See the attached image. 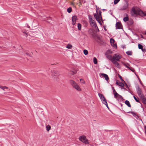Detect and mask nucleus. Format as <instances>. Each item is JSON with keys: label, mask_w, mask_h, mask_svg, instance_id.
<instances>
[{"label": "nucleus", "mask_w": 146, "mask_h": 146, "mask_svg": "<svg viewBox=\"0 0 146 146\" xmlns=\"http://www.w3.org/2000/svg\"><path fill=\"white\" fill-rule=\"evenodd\" d=\"M128 3L127 2H126L125 4H124L121 9V10H124L127 9L128 7Z\"/></svg>", "instance_id": "obj_11"}, {"label": "nucleus", "mask_w": 146, "mask_h": 146, "mask_svg": "<svg viewBox=\"0 0 146 146\" xmlns=\"http://www.w3.org/2000/svg\"><path fill=\"white\" fill-rule=\"evenodd\" d=\"M126 87L129 88L128 87L127 85H126Z\"/></svg>", "instance_id": "obj_47"}, {"label": "nucleus", "mask_w": 146, "mask_h": 146, "mask_svg": "<svg viewBox=\"0 0 146 146\" xmlns=\"http://www.w3.org/2000/svg\"><path fill=\"white\" fill-rule=\"evenodd\" d=\"M119 78L122 81H124L123 80V79L122 78V77L121 76L119 75Z\"/></svg>", "instance_id": "obj_42"}, {"label": "nucleus", "mask_w": 146, "mask_h": 146, "mask_svg": "<svg viewBox=\"0 0 146 146\" xmlns=\"http://www.w3.org/2000/svg\"><path fill=\"white\" fill-rule=\"evenodd\" d=\"M94 62L95 64H97V60L95 57H94L93 59Z\"/></svg>", "instance_id": "obj_28"}, {"label": "nucleus", "mask_w": 146, "mask_h": 146, "mask_svg": "<svg viewBox=\"0 0 146 146\" xmlns=\"http://www.w3.org/2000/svg\"><path fill=\"white\" fill-rule=\"evenodd\" d=\"M141 99L142 100V103L145 104H146V96L145 97L143 95L141 96Z\"/></svg>", "instance_id": "obj_12"}, {"label": "nucleus", "mask_w": 146, "mask_h": 146, "mask_svg": "<svg viewBox=\"0 0 146 146\" xmlns=\"http://www.w3.org/2000/svg\"><path fill=\"white\" fill-rule=\"evenodd\" d=\"M105 105H106V107H107V108L109 109V107H108V104H105Z\"/></svg>", "instance_id": "obj_45"}, {"label": "nucleus", "mask_w": 146, "mask_h": 146, "mask_svg": "<svg viewBox=\"0 0 146 146\" xmlns=\"http://www.w3.org/2000/svg\"><path fill=\"white\" fill-rule=\"evenodd\" d=\"M79 140L85 144H89L88 140L86 138V136L83 135L79 137Z\"/></svg>", "instance_id": "obj_4"}, {"label": "nucleus", "mask_w": 146, "mask_h": 146, "mask_svg": "<svg viewBox=\"0 0 146 146\" xmlns=\"http://www.w3.org/2000/svg\"><path fill=\"white\" fill-rule=\"evenodd\" d=\"M52 73L54 76H56L57 75V74H56V71L53 70L52 71Z\"/></svg>", "instance_id": "obj_23"}, {"label": "nucleus", "mask_w": 146, "mask_h": 146, "mask_svg": "<svg viewBox=\"0 0 146 146\" xmlns=\"http://www.w3.org/2000/svg\"><path fill=\"white\" fill-rule=\"evenodd\" d=\"M105 55L108 59L111 60L112 62H113V56L112 57L109 54H107V53H105Z\"/></svg>", "instance_id": "obj_6"}, {"label": "nucleus", "mask_w": 146, "mask_h": 146, "mask_svg": "<svg viewBox=\"0 0 146 146\" xmlns=\"http://www.w3.org/2000/svg\"><path fill=\"white\" fill-rule=\"evenodd\" d=\"M77 17L76 15H74L72 16V21H76V20Z\"/></svg>", "instance_id": "obj_19"}, {"label": "nucleus", "mask_w": 146, "mask_h": 146, "mask_svg": "<svg viewBox=\"0 0 146 146\" xmlns=\"http://www.w3.org/2000/svg\"><path fill=\"white\" fill-rule=\"evenodd\" d=\"M118 85L121 87H123L124 86V84L122 82L119 83V84H118Z\"/></svg>", "instance_id": "obj_35"}, {"label": "nucleus", "mask_w": 146, "mask_h": 146, "mask_svg": "<svg viewBox=\"0 0 146 146\" xmlns=\"http://www.w3.org/2000/svg\"><path fill=\"white\" fill-rule=\"evenodd\" d=\"M102 101V103L105 105L107 104V103L106 99H105V100L103 99V100Z\"/></svg>", "instance_id": "obj_32"}, {"label": "nucleus", "mask_w": 146, "mask_h": 146, "mask_svg": "<svg viewBox=\"0 0 146 146\" xmlns=\"http://www.w3.org/2000/svg\"><path fill=\"white\" fill-rule=\"evenodd\" d=\"M116 84H117L118 85V84H119V83H118L117 82H116Z\"/></svg>", "instance_id": "obj_46"}, {"label": "nucleus", "mask_w": 146, "mask_h": 146, "mask_svg": "<svg viewBox=\"0 0 146 146\" xmlns=\"http://www.w3.org/2000/svg\"><path fill=\"white\" fill-rule=\"evenodd\" d=\"M112 53V51H111L110 50H108L106 53H107V54H111Z\"/></svg>", "instance_id": "obj_36"}, {"label": "nucleus", "mask_w": 146, "mask_h": 146, "mask_svg": "<svg viewBox=\"0 0 146 146\" xmlns=\"http://www.w3.org/2000/svg\"><path fill=\"white\" fill-rule=\"evenodd\" d=\"M25 54L28 56H31V54H30L27 52H26Z\"/></svg>", "instance_id": "obj_41"}, {"label": "nucleus", "mask_w": 146, "mask_h": 146, "mask_svg": "<svg viewBox=\"0 0 146 146\" xmlns=\"http://www.w3.org/2000/svg\"><path fill=\"white\" fill-rule=\"evenodd\" d=\"M125 103L129 107H131V105L130 104L128 100H126L125 102Z\"/></svg>", "instance_id": "obj_17"}, {"label": "nucleus", "mask_w": 146, "mask_h": 146, "mask_svg": "<svg viewBox=\"0 0 146 146\" xmlns=\"http://www.w3.org/2000/svg\"><path fill=\"white\" fill-rule=\"evenodd\" d=\"M76 72L77 71L76 70H74V71H70L69 72V73L72 75H73L75 74H76Z\"/></svg>", "instance_id": "obj_18"}, {"label": "nucleus", "mask_w": 146, "mask_h": 146, "mask_svg": "<svg viewBox=\"0 0 146 146\" xmlns=\"http://www.w3.org/2000/svg\"><path fill=\"white\" fill-rule=\"evenodd\" d=\"M46 130L47 131H49L51 129V127L50 125H48L46 126Z\"/></svg>", "instance_id": "obj_20"}, {"label": "nucleus", "mask_w": 146, "mask_h": 146, "mask_svg": "<svg viewBox=\"0 0 146 146\" xmlns=\"http://www.w3.org/2000/svg\"><path fill=\"white\" fill-rule=\"evenodd\" d=\"M113 62L117 68H120V66L118 62L116 61H114Z\"/></svg>", "instance_id": "obj_16"}, {"label": "nucleus", "mask_w": 146, "mask_h": 146, "mask_svg": "<svg viewBox=\"0 0 146 146\" xmlns=\"http://www.w3.org/2000/svg\"><path fill=\"white\" fill-rule=\"evenodd\" d=\"M141 50L143 52H145L146 51V50L145 49L142 48Z\"/></svg>", "instance_id": "obj_43"}, {"label": "nucleus", "mask_w": 146, "mask_h": 146, "mask_svg": "<svg viewBox=\"0 0 146 146\" xmlns=\"http://www.w3.org/2000/svg\"><path fill=\"white\" fill-rule=\"evenodd\" d=\"M72 11V9L71 7H70L67 9V11L68 13H70Z\"/></svg>", "instance_id": "obj_27"}, {"label": "nucleus", "mask_w": 146, "mask_h": 146, "mask_svg": "<svg viewBox=\"0 0 146 146\" xmlns=\"http://www.w3.org/2000/svg\"><path fill=\"white\" fill-rule=\"evenodd\" d=\"M120 1V0H114V4H117Z\"/></svg>", "instance_id": "obj_37"}, {"label": "nucleus", "mask_w": 146, "mask_h": 146, "mask_svg": "<svg viewBox=\"0 0 146 146\" xmlns=\"http://www.w3.org/2000/svg\"><path fill=\"white\" fill-rule=\"evenodd\" d=\"M81 25L80 23H78V29L79 30H80L81 28Z\"/></svg>", "instance_id": "obj_24"}, {"label": "nucleus", "mask_w": 146, "mask_h": 146, "mask_svg": "<svg viewBox=\"0 0 146 146\" xmlns=\"http://www.w3.org/2000/svg\"><path fill=\"white\" fill-rule=\"evenodd\" d=\"M131 14L134 17H136L137 15L142 17L146 16V14L144 13L140 9H135L134 7H132L131 10Z\"/></svg>", "instance_id": "obj_1"}, {"label": "nucleus", "mask_w": 146, "mask_h": 146, "mask_svg": "<svg viewBox=\"0 0 146 146\" xmlns=\"http://www.w3.org/2000/svg\"><path fill=\"white\" fill-rule=\"evenodd\" d=\"M126 53L129 55H131L132 54V52L130 51H127Z\"/></svg>", "instance_id": "obj_29"}, {"label": "nucleus", "mask_w": 146, "mask_h": 146, "mask_svg": "<svg viewBox=\"0 0 146 146\" xmlns=\"http://www.w3.org/2000/svg\"><path fill=\"white\" fill-rule=\"evenodd\" d=\"M102 101V103L105 105L107 104V103L106 99H105V100L103 99V100Z\"/></svg>", "instance_id": "obj_33"}, {"label": "nucleus", "mask_w": 146, "mask_h": 146, "mask_svg": "<svg viewBox=\"0 0 146 146\" xmlns=\"http://www.w3.org/2000/svg\"><path fill=\"white\" fill-rule=\"evenodd\" d=\"M121 56L117 54H115L113 55L114 61L116 60L117 61H119V60L121 58Z\"/></svg>", "instance_id": "obj_5"}, {"label": "nucleus", "mask_w": 146, "mask_h": 146, "mask_svg": "<svg viewBox=\"0 0 146 146\" xmlns=\"http://www.w3.org/2000/svg\"><path fill=\"white\" fill-rule=\"evenodd\" d=\"M129 69L133 72H134L135 71L134 69L132 68H129Z\"/></svg>", "instance_id": "obj_40"}, {"label": "nucleus", "mask_w": 146, "mask_h": 146, "mask_svg": "<svg viewBox=\"0 0 146 146\" xmlns=\"http://www.w3.org/2000/svg\"><path fill=\"white\" fill-rule=\"evenodd\" d=\"M113 94L114 95V97L115 98H117L118 96L120 95L116 92L115 90L114 89L113 90Z\"/></svg>", "instance_id": "obj_13"}, {"label": "nucleus", "mask_w": 146, "mask_h": 146, "mask_svg": "<svg viewBox=\"0 0 146 146\" xmlns=\"http://www.w3.org/2000/svg\"><path fill=\"white\" fill-rule=\"evenodd\" d=\"M102 12L101 11H99L98 12V15L95 14L94 15V16L96 18V20L100 24L102 25V23L100 21V20L102 19L101 16Z\"/></svg>", "instance_id": "obj_3"}, {"label": "nucleus", "mask_w": 146, "mask_h": 146, "mask_svg": "<svg viewBox=\"0 0 146 146\" xmlns=\"http://www.w3.org/2000/svg\"><path fill=\"white\" fill-rule=\"evenodd\" d=\"M145 133L146 134V128H145Z\"/></svg>", "instance_id": "obj_50"}, {"label": "nucleus", "mask_w": 146, "mask_h": 146, "mask_svg": "<svg viewBox=\"0 0 146 146\" xmlns=\"http://www.w3.org/2000/svg\"><path fill=\"white\" fill-rule=\"evenodd\" d=\"M100 76H102V77L104 78H105V80L107 81H108L109 79L108 76V75L106 74L102 73H100Z\"/></svg>", "instance_id": "obj_10"}, {"label": "nucleus", "mask_w": 146, "mask_h": 146, "mask_svg": "<svg viewBox=\"0 0 146 146\" xmlns=\"http://www.w3.org/2000/svg\"><path fill=\"white\" fill-rule=\"evenodd\" d=\"M72 24L73 25H74L76 23V21H72Z\"/></svg>", "instance_id": "obj_44"}, {"label": "nucleus", "mask_w": 146, "mask_h": 146, "mask_svg": "<svg viewBox=\"0 0 146 146\" xmlns=\"http://www.w3.org/2000/svg\"><path fill=\"white\" fill-rule=\"evenodd\" d=\"M98 96H99L101 101H102V100H103V99L105 100V97L102 94L100 93H99L98 94Z\"/></svg>", "instance_id": "obj_15"}, {"label": "nucleus", "mask_w": 146, "mask_h": 146, "mask_svg": "<svg viewBox=\"0 0 146 146\" xmlns=\"http://www.w3.org/2000/svg\"><path fill=\"white\" fill-rule=\"evenodd\" d=\"M104 29L106 31H107V29L105 28H104Z\"/></svg>", "instance_id": "obj_48"}, {"label": "nucleus", "mask_w": 146, "mask_h": 146, "mask_svg": "<svg viewBox=\"0 0 146 146\" xmlns=\"http://www.w3.org/2000/svg\"><path fill=\"white\" fill-rule=\"evenodd\" d=\"M70 83L74 88L78 91H81V90L79 86L74 81L70 80Z\"/></svg>", "instance_id": "obj_2"}, {"label": "nucleus", "mask_w": 146, "mask_h": 146, "mask_svg": "<svg viewBox=\"0 0 146 146\" xmlns=\"http://www.w3.org/2000/svg\"><path fill=\"white\" fill-rule=\"evenodd\" d=\"M103 10H105V9H103Z\"/></svg>", "instance_id": "obj_55"}, {"label": "nucleus", "mask_w": 146, "mask_h": 146, "mask_svg": "<svg viewBox=\"0 0 146 146\" xmlns=\"http://www.w3.org/2000/svg\"><path fill=\"white\" fill-rule=\"evenodd\" d=\"M141 108H143V107L142 106H141Z\"/></svg>", "instance_id": "obj_54"}, {"label": "nucleus", "mask_w": 146, "mask_h": 146, "mask_svg": "<svg viewBox=\"0 0 146 146\" xmlns=\"http://www.w3.org/2000/svg\"><path fill=\"white\" fill-rule=\"evenodd\" d=\"M80 82L82 83H85L84 81L82 79H80Z\"/></svg>", "instance_id": "obj_38"}, {"label": "nucleus", "mask_w": 146, "mask_h": 146, "mask_svg": "<svg viewBox=\"0 0 146 146\" xmlns=\"http://www.w3.org/2000/svg\"><path fill=\"white\" fill-rule=\"evenodd\" d=\"M133 98L136 102H137L140 103L139 101V98H138L136 97L135 96H133Z\"/></svg>", "instance_id": "obj_21"}, {"label": "nucleus", "mask_w": 146, "mask_h": 146, "mask_svg": "<svg viewBox=\"0 0 146 146\" xmlns=\"http://www.w3.org/2000/svg\"><path fill=\"white\" fill-rule=\"evenodd\" d=\"M145 34H146V31L145 32Z\"/></svg>", "instance_id": "obj_51"}, {"label": "nucleus", "mask_w": 146, "mask_h": 146, "mask_svg": "<svg viewBox=\"0 0 146 146\" xmlns=\"http://www.w3.org/2000/svg\"><path fill=\"white\" fill-rule=\"evenodd\" d=\"M138 48L139 49H142L143 48V46L140 44H139L138 45Z\"/></svg>", "instance_id": "obj_34"}, {"label": "nucleus", "mask_w": 146, "mask_h": 146, "mask_svg": "<svg viewBox=\"0 0 146 146\" xmlns=\"http://www.w3.org/2000/svg\"><path fill=\"white\" fill-rule=\"evenodd\" d=\"M72 47V45L69 44H68L66 46V48L68 49H71Z\"/></svg>", "instance_id": "obj_25"}, {"label": "nucleus", "mask_w": 146, "mask_h": 146, "mask_svg": "<svg viewBox=\"0 0 146 146\" xmlns=\"http://www.w3.org/2000/svg\"><path fill=\"white\" fill-rule=\"evenodd\" d=\"M112 89H113V90L114 89V87H112Z\"/></svg>", "instance_id": "obj_49"}, {"label": "nucleus", "mask_w": 146, "mask_h": 146, "mask_svg": "<svg viewBox=\"0 0 146 146\" xmlns=\"http://www.w3.org/2000/svg\"><path fill=\"white\" fill-rule=\"evenodd\" d=\"M15 127L13 125H10V128L11 129V133H13L15 131Z\"/></svg>", "instance_id": "obj_14"}, {"label": "nucleus", "mask_w": 146, "mask_h": 146, "mask_svg": "<svg viewBox=\"0 0 146 146\" xmlns=\"http://www.w3.org/2000/svg\"><path fill=\"white\" fill-rule=\"evenodd\" d=\"M25 34H26V35H27V34L26 33H25Z\"/></svg>", "instance_id": "obj_53"}, {"label": "nucleus", "mask_w": 146, "mask_h": 146, "mask_svg": "<svg viewBox=\"0 0 146 146\" xmlns=\"http://www.w3.org/2000/svg\"><path fill=\"white\" fill-rule=\"evenodd\" d=\"M123 20L125 22L129 20L128 17H125L123 18Z\"/></svg>", "instance_id": "obj_30"}, {"label": "nucleus", "mask_w": 146, "mask_h": 146, "mask_svg": "<svg viewBox=\"0 0 146 146\" xmlns=\"http://www.w3.org/2000/svg\"><path fill=\"white\" fill-rule=\"evenodd\" d=\"M137 94L140 98H141V96L143 95V94H141L142 91L141 88H140L139 86H138L137 89Z\"/></svg>", "instance_id": "obj_9"}, {"label": "nucleus", "mask_w": 146, "mask_h": 146, "mask_svg": "<svg viewBox=\"0 0 146 146\" xmlns=\"http://www.w3.org/2000/svg\"><path fill=\"white\" fill-rule=\"evenodd\" d=\"M123 65L126 67L127 68H129V66H130L129 64H126L125 63H123Z\"/></svg>", "instance_id": "obj_22"}, {"label": "nucleus", "mask_w": 146, "mask_h": 146, "mask_svg": "<svg viewBox=\"0 0 146 146\" xmlns=\"http://www.w3.org/2000/svg\"><path fill=\"white\" fill-rule=\"evenodd\" d=\"M84 53L85 55H87L88 54V52L86 50H84Z\"/></svg>", "instance_id": "obj_31"}, {"label": "nucleus", "mask_w": 146, "mask_h": 146, "mask_svg": "<svg viewBox=\"0 0 146 146\" xmlns=\"http://www.w3.org/2000/svg\"><path fill=\"white\" fill-rule=\"evenodd\" d=\"M122 28V25L121 23L117 22L116 24V29H120Z\"/></svg>", "instance_id": "obj_8"}, {"label": "nucleus", "mask_w": 146, "mask_h": 146, "mask_svg": "<svg viewBox=\"0 0 146 146\" xmlns=\"http://www.w3.org/2000/svg\"><path fill=\"white\" fill-rule=\"evenodd\" d=\"M96 27H97V26L96 25V26H95V27H96ZM97 27L98 28V27Z\"/></svg>", "instance_id": "obj_52"}, {"label": "nucleus", "mask_w": 146, "mask_h": 146, "mask_svg": "<svg viewBox=\"0 0 146 146\" xmlns=\"http://www.w3.org/2000/svg\"><path fill=\"white\" fill-rule=\"evenodd\" d=\"M110 42L111 45L115 48H117V46L116 44L114 43L115 40L114 39L111 38L110 39Z\"/></svg>", "instance_id": "obj_7"}, {"label": "nucleus", "mask_w": 146, "mask_h": 146, "mask_svg": "<svg viewBox=\"0 0 146 146\" xmlns=\"http://www.w3.org/2000/svg\"><path fill=\"white\" fill-rule=\"evenodd\" d=\"M91 23L93 24V25H95V23L94 20H92V21H91Z\"/></svg>", "instance_id": "obj_39"}, {"label": "nucleus", "mask_w": 146, "mask_h": 146, "mask_svg": "<svg viewBox=\"0 0 146 146\" xmlns=\"http://www.w3.org/2000/svg\"><path fill=\"white\" fill-rule=\"evenodd\" d=\"M0 88L1 89H2L4 90V89H8V88L6 86H0Z\"/></svg>", "instance_id": "obj_26"}]
</instances>
